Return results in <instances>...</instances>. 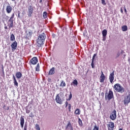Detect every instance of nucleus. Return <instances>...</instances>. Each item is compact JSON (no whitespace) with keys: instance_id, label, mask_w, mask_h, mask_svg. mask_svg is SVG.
I'll use <instances>...</instances> for the list:
<instances>
[{"instance_id":"f257e3e1","label":"nucleus","mask_w":130,"mask_h":130,"mask_svg":"<svg viewBox=\"0 0 130 130\" xmlns=\"http://www.w3.org/2000/svg\"><path fill=\"white\" fill-rule=\"evenodd\" d=\"M46 38V35H45V33L42 32L39 34L38 39H37V46H38V47H42V45L44 44V41H45Z\"/></svg>"},{"instance_id":"f03ea898","label":"nucleus","mask_w":130,"mask_h":130,"mask_svg":"<svg viewBox=\"0 0 130 130\" xmlns=\"http://www.w3.org/2000/svg\"><path fill=\"white\" fill-rule=\"evenodd\" d=\"M114 89L116 92H118L119 93H123L125 91L124 88L119 83L115 84L114 86Z\"/></svg>"},{"instance_id":"7ed1b4c3","label":"nucleus","mask_w":130,"mask_h":130,"mask_svg":"<svg viewBox=\"0 0 130 130\" xmlns=\"http://www.w3.org/2000/svg\"><path fill=\"white\" fill-rule=\"evenodd\" d=\"M14 18H15V13H13L11 15L9 20L7 22V25L9 29H11V28H14Z\"/></svg>"},{"instance_id":"20e7f679","label":"nucleus","mask_w":130,"mask_h":130,"mask_svg":"<svg viewBox=\"0 0 130 130\" xmlns=\"http://www.w3.org/2000/svg\"><path fill=\"white\" fill-rule=\"evenodd\" d=\"M113 97V91H112L111 90H109L108 93H106L105 94L106 100H108L110 101V100H111Z\"/></svg>"},{"instance_id":"39448f33","label":"nucleus","mask_w":130,"mask_h":130,"mask_svg":"<svg viewBox=\"0 0 130 130\" xmlns=\"http://www.w3.org/2000/svg\"><path fill=\"white\" fill-rule=\"evenodd\" d=\"M32 35H33V31H32L30 29L25 31V36L27 40H29V39L32 37Z\"/></svg>"},{"instance_id":"423d86ee","label":"nucleus","mask_w":130,"mask_h":130,"mask_svg":"<svg viewBox=\"0 0 130 130\" xmlns=\"http://www.w3.org/2000/svg\"><path fill=\"white\" fill-rule=\"evenodd\" d=\"M123 102L125 106H127L128 105V103H130V94L129 93L124 97Z\"/></svg>"},{"instance_id":"0eeeda50","label":"nucleus","mask_w":130,"mask_h":130,"mask_svg":"<svg viewBox=\"0 0 130 130\" xmlns=\"http://www.w3.org/2000/svg\"><path fill=\"white\" fill-rule=\"evenodd\" d=\"M33 13H34L33 7L32 6H29L28 7V17H29V18H31L33 15Z\"/></svg>"},{"instance_id":"6e6552de","label":"nucleus","mask_w":130,"mask_h":130,"mask_svg":"<svg viewBox=\"0 0 130 130\" xmlns=\"http://www.w3.org/2000/svg\"><path fill=\"white\" fill-rule=\"evenodd\" d=\"M110 118L111 120H115L116 119V110H114L110 114Z\"/></svg>"},{"instance_id":"1a4fd4ad","label":"nucleus","mask_w":130,"mask_h":130,"mask_svg":"<svg viewBox=\"0 0 130 130\" xmlns=\"http://www.w3.org/2000/svg\"><path fill=\"white\" fill-rule=\"evenodd\" d=\"M37 62H38V58L37 57H34L29 61V64L30 66L31 64L35 65L37 64Z\"/></svg>"},{"instance_id":"9d476101","label":"nucleus","mask_w":130,"mask_h":130,"mask_svg":"<svg viewBox=\"0 0 130 130\" xmlns=\"http://www.w3.org/2000/svg\"><path fill=\"white\" fill-rule=\"evenodd\" d=\"M108 130L114 129V123L113 122H109V123L107 124Z\"/></svg>"},{"instance_id":"9b49d317","label":"nucleus","mask_w":130,"mask_h":130,"mask_svg":"<svg viewBox=\"0 0 130 130\" xmlns=\"http://www.w3.org/2000/svg\"><path fill=\"white\" fill-rule=\"evenodd\" d=\"M18 46V43L17 41H14L11 44V48H12V51L14 52L17 49V47Z\"/></svg>"},{"instance_id":"f8f14e48","label":"nucleus","mask_w":130,"mask_h":130,"mask_svg":"<svg viewBox=\"0 0 130 130\" xmlns=\"http://www.w3.org/2000/svg\"><path fill=\"white\" fill-rule=\"evenodd\" d=\"M55 101L58 104H61L63 101L61 100L60 97H59V94H57L55 98Z\"/></svg>"},{"instance_id":"ddd939ff","label":"nucleus","mask_w":130,"mask_h":130,"mask_svg":"<svg viewBox=\"0 0 130 130\" xmlns=\"http://www.w3.org/2000/svg\"><path fill=\"white\" fill-rule=\"evenodd\" d=\"M109 80L110 83H113L114 80V72H112L109 76Z\"/></svg>"},{"instance_id":"4468645a","label":"nucleus","mask_w":130,"mask_h":130,"mask_svg":"<svg viewBox=\"0 0 130 130\" xmlns=\"http://www.w3.org/2000/svg\"><path fill=\"white\" fill-rule=\"evenodd\" d=\"M102 74L100 76V82L101 83H104V80L106 79V77H105V75H104V73H103V71H101Z\"/></svg>"},{"instance_id":"2eb2a0df","label":"nucleus","mask_w":130,"mask_h":130,"mask_svg":"<svg viewBox=\"0 0 130 130\" xmlns=\"http://www.w3.org/2000/svg\"><path fill=\"white\" fill-rule=\"evenodd\" d=\"M12 11H13V8H12L11 5H8L6 7V12L7 14H11Z\"/></svg>"},{"instance_id":"dca6fc26","label":"nucleus","mask_w":130,"mask_h":130,"mask_svg":"<svg viewBox=\"0 0 130 130\" xmlns=\"http://www.w3.org/2000/svg\"><path fill=\"white\" fill-rule=\"evenodd\" d=\"M66 129H70V130H74V127H73V126H72V123H71V122H69L67 124Z\"/></svg>"},{"instance_id":"f3484780","label":"nucleus","mask_w":130,"mask_h":130,"mask_svg":"<svg viewBox=\"0 0 130 130\" xmlns=\"http://www.w3.org/2000/svg\"><path fill=\"white\" fill-rule=\"evenodd\" d=\"M24 123H25V120L24 119V116H22L20 117V125L22 128L24 127Z\"/></svg>"},{"instance_id":"a211bd4d","label":"nucleus","mask_w":130,"mask_h":130,"mask_svg":"<svg viewBox=\"0 0 130 130\" xmlns=\"http://www.w3.org/2000/svg\"><path fill=\"white\" fill-rule=\"evenodd\" d=\"M54 74H55V68L53 67L50 70L48 75L50 76L51 75H54Z\"/></svg>"},{"instance_id":"6ab92c4d","label":"nucleus","mask_w":130,"mask_h":130,"mask_svg":"<svg viewBox=\"0 0 130 130\" xmlns=\"http://www.w3.org/2000/svg\"><path fill=\"white\" fill-rule=\"evenodd\" d=\"M71 86H74V87H77V86H78V80L76 79L74 80L72 83H71Z\"/></svg>"},{"instance_id":"aec40b11","label":"nucleus","mask_w":130,"mask_h":130,"mask_svg":"<svg viewBox=\"0 0 130 130\" xmlns=\"http://www.w3.org/2000/svg\"><path fill=\"white\" fill-rule=\"evenodd\" d=\"M13 79L14 81V86H16L17 87H18V82L17 81V79H16V77H15L14 75H13Z\"/></svg>"},{"instance_id":"412c9836","label":"nucleus","mask_w":130,"mask_h":130,"mask_svg":"<svg viewBox=\"0 0 130 130\" xmlns=\"http://www.w3.org/2000/svg\"><path fill=\"white\" fill-rule=\"evenodd\" d=\"M16 77L17 79H21L22 78V73L20 72H17L16 74Z\"/></svg>"},{"instance_id":"4be33fe9","label":"nucleus","mask_w":130,"mask_h":130,"mask_svg":"<svg viewBox=\"0 0 130 130\" xmlns=\"http://www.w3.org/2000/svg\"><path fill=\"white\" fill-rule=\"evenodd\" d=\"M74 114H76V115H80V114H81V110L79 109H77L75 111Z\"/></svg>"},{"instance_id":"5701e85b","label":"nucleus","mask_w":130,"mask_h":130,"mask_svg":"<svg viewBox=\"0 0 130 130\" xmlns=\"http://www.w3.org/2000/svg\"><path fill=\"white\" fill-rule=\"evenodd\" d=\"M121 29L123 32H125V31H127V26L123 25L121 27Z\"/></svg>"},{"instance_id":"b1692460","label":"nucleus","mask_w":130,"mask_h":130,"mask_svg":"<svg viewBox=\"0 0 130 130\" xmlns=\"http://www.w3.org/2000/svg\"><path fill=\"white\" fill-rule=\"evenodd\" d=\"M16 38H15V35L12 34L10 36V40L13 42V41H15Z\"/></svg>"},{"instance_id":"393cba45","label":"nucleus","mask_w":130,"mask_h":130,"mask_svg":"<svg viewBox=\"0 0 130 130\" xmlns=\"http://www.w3.org/2000/svg\"><path fill=\"white\" fill-rule=\"evenodd\" d=\"M102 35L104 37H105L107 35V30L104 29L102 31Z\"/></svg>"},{"instance_id":"a878e982","label":"nucleus","mask_w":130,"mask_h":130,"mask_svg":"<svg viewBox=\"0 0 130 130\" xmlns=\"http://www.w3.org/2000/svg\"><path fill=\"white\" fill-rule=\"evenodd\" d=\"M40 66H39V63H38L36 67V72H39L40 71Z\"/></svg>"},{"instance_id":"bb28decb","label":"nucleus","mask_w":130,"mask_h":130,"mask_svg":"<svg viewBox=\"0 0 130 130\" xmlns=\"http://www.w3.org/2000/svg\"><path fill=\"white\" fill-rule=\"evenodd\" d=\"M43 17L44 19H46V18H47V12H46V11L43 12Z\"/></svg>"},{"instance_id":"cd10ccee","label":"nucleus","mask_w":130,"mask_h":130,"mask_svg":"<svg viewBox=\"0 0 130 130\" xmlns=\"http://www.w3.org/2000/svg\"><path fill=\"white\" fill-rule=\"evenodd\" d=\"M78 124L80 126H83V122L80 118L78 119Z\"/></svg>"},{"instance_id":"c85d7f7f","label":"nucleus","mask_w":130,"mask_h":130,"mask_svg":"<svg viewBox=\"0 0 130 130\" xmlns=\"http://www.w3.org/2000/svg\"><path fill=\"white\" fill-rule=\"evenodd\" d=\"M60 86L62 88H63V87H66V82L64 81H62L60 83Z\"/></svg>"},{"instance_id":"c756f323","label":"nucleus","mask_w":130,"mask_h":130,"mask_svg":"<svg viewBox=\"0 0 130 130\" xmlns=\"http://www.w3.org/2000/svg\"><path fill=\"white\" fill-rule=\"evenodd\" d=\"M3 108L5 110H10V107H7V105H4Z\"/></svg>"},{"instance_id":"7c9ffc66","label":"nucleus","mask_w":130,"mask_h":130,"mask_svg":"<svg viewBox=\"0 0 130 130\" xmlns=\"http://www.w3.org/2000/svg\"><path fill=\"white\" fill-rule=\"evenodd\" d=\"M35 128H36V129H37V130H40V126H39V124H36V126H35Z\"/></svg>"},{"instance_id":"2f4dec72","label":"nucleus","mask_w":130,"mask_h":130,"mask_svg":"<svg viewBox=\"0 0 130 130\" xmlns=\"http://www.w3.org/2000/svg\"><path fill=\"white\" fill-rule=\"evenodd\" d=\"M72 98H73V94H72V92H70V94L69 96L68 100H69V101H70L71 100V99H72Z\"/></svg>"},{"instance_id":"473e14b6","label":"nucleus","mask_w":130,"mask_h":130,"mask_svg":"<svg viewBox=\"0 0 130 130\" xmlns=\"http://www.w3.org/2000/svg\"><path fill=\"white\" fill-rule=\"evenodd\" d=\"M92 130H99V126H98L96 125H95Z\"/></svg>"},{"instance_id":"72a5a7b5","label":"nucleus","mask_w":130,"mask_h":130,"mask_svg":"<svg viewBox=\"0 0 130 130\" xmlns=\"http://www.w3.org/2000/svg\"><path fill=\"white\" fill-rule=\"evenodd\" d=\"M72 109V105L71 104H68V109L69 111H71V109Z\"/></svg>"},{"instance_id":"f704fd0d","label":"nucleus","mask_w":130,"mask_h":130,"mask_svg":"<svg viewBox=\"0 0 130 130\" xmlns=\"http://www.w3.org/2000/svg\"><path fill=\"white\" fill-rule=\"evenodd\" d=\"M102 4L103 6H106V3L105 2V0H102Z\"/></svg>"},{"instance_id":"c9c22d12","label":"nucleus","mask_w":130,"mask_h":130,"mask_svg":"<svg viewBox=\"0 0 130 130\" xmlns=\"http://www.w3.org/2000/svg\"><path fill=\"white\" fill-rule=\"evenodd\" d=\"M91 68L92 69H94V60H92V62H91Z\"/></svg>"},{"instance_id":"e433bc0d","label":"nucleus","mask_w":130,"mask_h":130,"mask_svg":"<svg viewBox=\"0 0 130 130\" xmlns=\"http://www.w3.org/2000/svg\"><path fill=\"white\" fill-rule=\"evenodd\" d=\"M96 56H97V54H94L93 55L92 60H93V61H94V59H95V57H96Z\"/></svg>"},{"instance_id":"4c0bfd02","label":"nucleus","mask_w":130,"mask_h":130,"mask_svg":"<svg viewBox=\"0 0 130 130\" xmlns=\"http://www.w3.org/2000/svg\"><path fill=\"white\" fill-rule=\"evenodd\" d=\"M27 127L28 125H27V124H25L23 130H27Z\"/></svg>"},{"instance_id":"58836bf2","label":"nucleus","mask_w":130,"mask_h":130,"mask_svg":"<svg viewBox=\"0 0 130 130\" xmlns=\"http://www.w3.org/2000/svg\"><path fill=\"white\" fill-rule=\"evenodd\" d=\"M26 110V113H30V110L28 109H25Z\"/></svg>"},{"instance_id":"ea45409f","label":"nucleus","mask_w":130,"mask_h":130,"mask_svg":"<svg viewBox=\"0 0 130 130\" xmlns=\"http://www.w3.org/2000/svg\"><path fill=\"white\" fill-rule=\"evenodd\" d=\"M65 105H66L65 107L66 108L68 107V105H69V102H68V101H66L65 102Z\"/></svg>"},{"instance_id":"a19ab883","label":"nucleus","mask_w":130,"mask_h":130,"mask_svg":"<svg viewBox=\"0 0 130 130\" xmlns=\"http://www.w3.org/2000/svg\"><path fill=\"white\" fill-rule=\"evenodd\" d=\"M106 40V36H103V41H105Z\"/></svg>"},{"instance_id":"79ce46f5","label":"nucleus","mask_w":130,"mask_h":130,"mask_svg":"<svg viewBox=\"0 0 130 130\" xmlns=\"http://www.w3.org/2000/svg\"><path fill=\"white\" fill-rule=\"evenodd\" d=\"M48 82H49V83H51V82H52L51 78H48Z\"/></svg>"},{"instance_id":"37998d69","label":"nucleus","mask_w":130,"mask_h":130,"mask_svg":"<svg viewBox=\"0 0 130 130\" xmlns=\"http://www.w3.org/2000/svg\"><path fill=\"white\" fill-rule=\"evenodd\" d=\"M120 56V53L119 52H118L117 53V57H119V56Z\"/></svg>"},{"instance_id":"c03bdc74","label":"nucleus","mask_w":130,"mask_h":130,"mask_svg":"<svg viewBox=\"0 0 130 130\" xmlns=\"http://www.w3.org/2000/svg\"><path fill=\"white\" fill-rule=\"evenodd\" d=\"M124 11L125 14H127V11H126V8H125V7H124Z\"/></svg>"},{"instance_id":"a18cd8bd","label":"nucleus","mask_w":130,"mask_h":130,"mask_svg":"<svg viewBox=\"0 0 130 130\" xmlns=\"http://www.w3.org/2000/svg\"><path fill=\"white\" fill-rule=\"evenodd\" d=\"M29 116L30 117H34V115L32 113H31L30 115Z\"/></svg>"},{"instance_id":"49530a36","label":"nucleus","mask_w":130,"mask_h":130,"mask_svg":"<svg viewBox=\"0 0 130 130\" xmlns=\"http://www.w3.org/2000/svg\"><path fill=\"white\" fill-rule=\"evenodd\" d=\"M123 53H124V51H123V50H121V54H123Z\"/></svg>"},{"instance_id":"de8ad7c7","label":"nucleus","mask_w":130,"mask_h":130,"mask_svg":"<svg viewBox=\"0 0 130 130\" xmlns=\"http://www.w3.org/2000/svg\"><path fill=\"white\" fill-rule=\"evenodd\" d=\"M120 11H121V13L122 14H123V10H122V8H121Z\"/></svg>"},{"instance_id":"09e8293b","label":"nucleus","mask_w":130,"mask_h":130,"mask_svg":"<svg viewBox=\"0 0 130 130\" xmlns=\"http://www.w3.org/2000/svg\"><path fill=\"white\" fill-rule=\"evenodd\" d=\"M4 28H5V30H7V29H8V26H5L4 27Z\"/></svg>"},{"instance_id":"8fccbe9b","label":"nucleus","mask_w":130,"mask_h":130,"mask_svg":"<svg viewBox=\"0 0 130 130\" xmlns=\"http://www.w3.org/2000/svg\"><path fill=\"white\" fill-rule=\"evenodd\" d=\"M128 62L129 63V66H130V58H128Z\"/></svg>"},{"instance_id":"3c124183","label":"nucleus","mask_w":130,"mask_h":130,"mask_svg":"<svg viewBox=\"0 0 130 130\" xmlns=\"http://www.w3.org/2000/svg\"><path fill=\"white\" fill-rule=\"evenodd\" d=\"M42 3V0H40V4H41Z\"/></svg>"},{"instance_id":"603ef678","label":"nucleus","mask_w":130,"mask_h":130,"mask_svg":"<svg viewBox=\"0 0 130 130\" xmlns=\"http://www.w3.org/2000/svg\"><path fill=\"white\" fill-rule=\"evenodd\" d=\"M18 17H20V12H19V13H18Z\"/></svg>"},{"instance_id":"864d4df0","label":"nucleus","mask_w":130,"mask_h":130,"mask_svg":"<svg viewBox=\"0 0 130 130\" xmlns=\"http://www.w3.org/2000/svg\"><path fill=\"white\" fill-rule=\"evenodd\" d=\"M12 1V2H15L16 1V0H11Z\"/></svg>"}]
</instances>
